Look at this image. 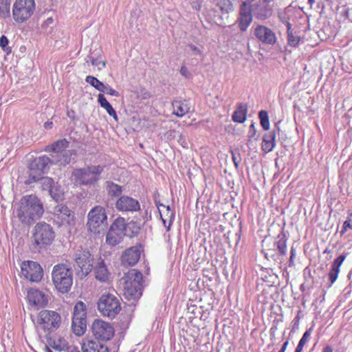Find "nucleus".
Instances as JSON below:
<instances>
[{
    "label": "nucleus",
    "mask_w": 352,
    "mask_h": 352,
    "mask_svg": "<svg viewBox=\"0 0 352 352\" xmlns=\"http://www.w3.org/2000/svg\"><path fill=\"white\" fill-rule=\"evenodd\" d=\"M53 164L52 160L47 155H41L33 159L29 164V168L31 170L45 173L50 168L49 165Z\"/></svg>",
    "instance_id": "nucleus-21"
},
{
    "label": "nucleus",
    "mask_w": 352,
    "mask_h": 352,
    "mask_svg": "<svg viewBox=\"0 0 352 352\" xmlns=\"http://www.w3.org/2000/svg\"><path fill=\"white\" fill-rule=\"evenodd\" d=\"M312 331H313V329L312 328H309L303 334L302 337L301 338V339L300 340L299 342L300 344H302L305 346V344L307 343V342L309 340V339L310 338V336H311V334L312 333Z\"/></svg>",
    "instance_id": "nucleus-44"
},
{
    "label": "nucleus",
    "mask_w": 352,
    "mask_h": 352,
    "mask_svg": "<svg viewBox=\"0 0 352 352\" xmlns=\"http://www.w3.org/2000/svg\"><path fill=\"white\" fill-rule=\"evenodd\" d=\"M197 309V307L195 305L188 306V311L195 314V309Z\"/></svg>",
    "instance_id": "nucleus-58"
},
{
    "label": "nucleus",
    "mask_w": 352,
    "mask_h": 352,
    "mask_svg": "<svg viewBox=\"0 0 352 352\" xmlns=\"http://www.w3.org/2000/svg\"><path fill=\"white\" fill-rule=\"evenodd\" d=\"M142 274L137 270L129 271L124 283V295L128 298L138 299L142 296Z\"/></svg>",
    "instance_id": "nucleus-6"
},
{
    "label": "nucleus",
    "mask_w": 352,
    "mask_h": 352,
    "mask_svg": "<svg viewBox=\"0 0 352 352\" xmlns=\"http://www.w3.org/2000/svg\"><path fill=\"white\" fill-rule=\"evenodd\" d=\"M48 297L47 294L36 289L32 288L28 292V301L33 305L45 306L48 302Z\"/></svg>",
    "instance_id": "nucleus-20"
},
{
    "label": "nucleus",
    "mask_w": 352,
    "mask_h": 352,
    "mask_svg": "<svg viewBox=\"0 0 352 352\" xmlns=\"http://www.w3.org/2000/svg\"><path fill=\"white\" fill-rule=\"evenodd\" d=\"M280 131L279 127L277 126L275 129L272 130L263 135L261 148L265 153L271 152L274 148L276 146L275 139L276 133H279Z\"/></svg>",
    "instance_id": "nucleus-23"
},
{
    "label": "nucleus",
    "mask_w": 352,
    "mask_h": 352,
    "mask_svg": "<svg viewBox=\"0 0 352 352\" xmlns=\"http://www.w3.org/2000/svg\"><path fill=\"white\" fill-rule=\"evenodd\" d=\"M21 270L23 276L32 282H38L43 278V269L36 262L24 261L21 264Z\"/></svg>",
    "instance_id": "nucleus-15"
},
{
    "label": "nucleus",
    "mask_w": 352,
    "mask_h": 352,
    "mask_svg": "<svg viewBox=\"0 0 352 352\" xmlns=\"http://www.w3.org/2000/svg\"><path fill=\"white\" fill-rule=\"evenodd\" d=\"M96 278L102 282H106L109 278V270L103 260L100 259L94 267Z\"/></svg>",
    "instance_id": "nucleus-27"
},
{
    "label": "nucleus",
    "mask_w": 352,
    "mask_h": 352,
    "mask_svg": "<svg viewBox=\"0 0 352 352\" xmlns=\"http://www.w3.org/2000/svg\"><path fill=\"white\" fill-rule=\"evenodd\" d=\"M43 212V204L34 195L24 196L15 210L16 216L20 221L26 225L32 224L42 217Z\"/></svg>",
    "instance_id": "nucleus-1"
},
{
    "label": "nucleus",
    "mask_w": 352,
    "mask_h": 352,
    "mask_svg": "<svg viewBox=\"0 0 352 352\" xmlns=\"http://www.w3.org/2000/svg\"><path fill=\"white\" fill-rule=\"evenodd\" d=\"M308 3L312 6L315 3V0H308Z\"/></svg>",
    "instance_id": "nucleus-62"
},
{
    "label": "nucleus",
    "mask_w": 352,
    "mask_h": 352,
    "mask_svg": "<svg viewBox=\"0 0 352 352\" xmlns=\"http://www.w3.org/2000/svg\"><path fill=\"white\" fill-rule=\"evenodd\" d=\"M343 8H344V12L342 13V16L346 19H349L350 20V16H349V12H350V10L351 9L347 8L346 6H343Z\"/></svg>",
    "instance_id": "nucleus-50"
},
{
    "label": "nucleus",
    "mask_w": 352,
    "mask_h": 352,
    "mask_svg": "<svg viewBox=\"0 0 352 352\" xmlns=\"http://www.w3.org/2000/svg\"><path fill=\"white\" fill-rule=\"evenodd\" d=\"M10 16V0H0V18L7 19Z\"/></svg>",
    "instance_id": "nucleus-35"
},
{
    "label": "nucleus",
    "mask_w": 352,
    "mask_h": 352,
    "mask_svg": "<svg viewBox=\"0 0 352 352\" xmlns=\"http://www.w3.org/2000/svg\"><path fill=\"white\" fill-rule=\"evenodd\" d=\"M72 329L77 336H82L86 331L87 307L82 301H78L74 306Z\"/></svg>",
    "instance_id": "nucleus-11"
},
{
    "label": "nucleus",
    "mask_w": 352,
    "mask_h": 352,
    "mask_svg": "<svg viewBox=\"0 0 352 352\" xmlns=\"http://www.w3.org/2000/svg\"><path fill=\"white\" fill-rule=\"evenodd\" d=\"M103 171V166H89L75 169L72 175V180L79 185H91L100 179V175Z\"/></svg>",
    "instance_id": "nucleus-3"
},
{
    "label": "nucleus",
    "mask_w": 352,
    "mask_h": 352,
    "mask_svg": "<svg viewBox=\"0 0 352 352\" xmlns=\"http://www.w3.org/2000/svg\"><path fill=\"white\" fill-rule=\"evenodd\" d=\"M107 189L108 193L113 197H118L122 192V187L111 182H107Z\"/></svg>",
    "instance_id": "nucleus-37"
},
{
    "label": "nucleus",
    "mask_w": 352,
    "mask_h": 352,
    "mask_svg": "<svg viewBox=\"0 0 352 352\" xmlns=\"http://www.w3.org/2000/svg\"><path fill=\"white\" fill-rule=\"evenodd\" d=\"M59 341L61 342V344H58L54 342V344L52 347L55 350L60 351L64 350V349L67 346V344H66L65 340H63V342H62L61 340H59Z\"/></svg>",
    "instance_id": "nucleus-48"
},
{
    "label": "nucleus",
    "mask_w": 352,
    "mask_h": 352,
    "mask_svg": "<svg viewBox=\"0 0 352 352\" xmlns=\"http://www.w3.org/2000/svg\"><path fill=\"white\" fill-rule=\"evenodd\" d=\"M98 309L102 316L114 318L121 311L120 298L113 294H103L98 302Z\"/></svg>",
    "instance_id": "nucleus-7"
},
{
    "label": "nucleus",
    "mask_w": 352,
    "mask_h": 352,
    "mask_svg": "<svg viewBox=\"0 0 352 352\" xmlns=\"http://www.w3.org/2000/svg\"><path fill=\"white\" fill-rule=\"evenodd\" d=\"M44 125H45V129H51L52 126V122H46Z\"/></svg>",
    "instance_id": "nucleus-61"
},
{
    "label": "nucleus",
    "mask_w": 352,
    "mask_h": 352,
    "mask_svg": "<svg viewBox=\"0 0 352 352\" xmlns=\"http://www.w3.org/2000/svg\"><path fill=\"white\" fill-rule=\"evenodd\" d=\"M260 123L263 129L265 131L270 129V121L267 112L265 110H261L258 113Z\"/></svg>",
    "instance_id": "nucleus-38"
},
{
    "label": "nucleus",
    "mask_w": 352,
    "mask_h": 352,
    "mask_svg": "<svg viewBox=\"0 0 352 352\" xmlns=\"http://www.w3.org/2000/svg\"><path fill=\"white\" fill-rule=\"evenodd\" d=\"M289 344V341L287 340L286 342H285L281 347V349H280V351L278 352H285L286 349H287V347Z\"/></svg>",
    "instance_id": "nucleus-56"
},
{
    "label": "nucleus",
    "mask_w": 352,
    "mask_h": 352,
    "mask_svg": "<svg viewBox=\"0 0 352 352\" xmlns=\"http://www.w3.org/2000/svg\"><path fill=\"white\" fill-rule=\"evenodd\" d=\"M236 0H221V12L225 11L228 13L234 10V2Z\"/></svg>",
    "instance_id": "nucleus-40"
},
{
    "label": "nucleus",
    "mask_w": 352,
    "mask_h": 352,
    "mask_svg": "<svg viewBox=\"0 0 352 352\" xmlns=\"http://www.w3.org/2000/svg\"><path fill=\"white\" fill-rule=\"evenodd\" d=\"M322 352H333V349L331 346L327 345L322 349Z\"/></svg>",
    "instance_id": "nucleus-59"
},
{
    "label": "nucleus",
    "mask_w": 352,
    "mask_h": 352,
    "mask_svg": "<svg viewBox=\"0 0 352 352\" xmlns=\"http://www.w3.org/2000/svg\"><path fill=\"white\" fill-rule=\"evenodd\" d=\"M295 256H296V251L294 248H292L291 255H290V258H289V263H290L289 265L290 266L293 264L294 258Z\"/></svg>",
    "instance_id": "nucleus-55"
},
{
    "label": "nucleus",
    "mask_w": 352,
    "mask_h": 352,
    "mask_svg": "<svg viewBox=\"0 0 352 352\" xmlns=\"http://www.w3.org/2000/svg\"><path fill=\"white\" fill-rule=\"evenodd\" d=\"M160 216H161V219L163 221V224L165 227H168V226H166V223L167 221H168V220L167 219H165L164 217H163V214L160 212Z\"/></svg>",
    "instance_id": "nucleus-60"
},
{
    "label": "nucleus",
    "mask_w": 352,
    "mask_h": 352,
    "mask_svg": "<svg viewBox=\"0 0 352 352\" xmlns=\"http://www.w3.org/2000/svg\"><path fill=\"white\" fill-rule=\"evenodd\" d=\"M54 221L58 226L70 225L74 221V214L65 205L59 204L53 211Z\"/></svg>",
    "instance_id": "nucleus-16"
},
{
    "label": "nucleus",
    "mask_w": 352,
    "mask_h": 352,
    "mask_svg": "<svg viewBox=\"0 0 352 352\" xmlns=\"http://www.w3.org/2000/svg\"><path fill=\"white\" fill-rule=\"evenodd\" d=\"M54 237L55 233L50 224L45 222H39L34 226L33 239L34 243L39 248L50 245L54 241Z\"/></svg>",
    "instance_id": "nucleus-12"
},
{
    "label": "nucleus",
    "mask_w": 352,
    "mask_h": 352,
    "mask_svg": "<svg viewBox=\"0 0 352 352\" xmlns=\"http://www.w3.org/2000/svg\"><path fill=\"white\" fill-rule=\"evenodd\" d=\"M190 4L194 10L197 11L200 10L201 6L199 0H191Z\"/></svg>",
    "instance_id": "nucleus-49"
},
{
    "label": "nucleus",
    "mask_w": 352,
    "mask_h": 352,
    "mask_svg": "<svg viewBox=\"0 0 352 352\" xmlns=\"http://www.w3.org/2000/svg\"><path fill=\"white\" fill-rule=\"evenodd\" d=\"M61 322L60 316L52 310L41 311L36 320V327L38 331H52L59 327Z\"/></svg>",
    "instance_id": "nucleus-9"
},
{
    "label": "nucleus",
    "mask_w": 352,
    "mask_h": 352,
    "mask_svg": "<svg viewBox=\"0 0 352 352\" xmlns=\"http://www.w3.org/2000/svg\"><path fill=\"white\" fill-rule=\"evenodd\" d=\"M81 349L82 352H109L106 344L88 339L82 341Z\"/></svg>",
    "instance_id": "nucleus-22"
},
{
    "label": "nucleus",
    "mask_w": 352,
    "mask_h": 352,
    "mask_svg": "<svg viewBox=\"0 0 352 352\" xmlns=\"http://www.w3.org/2000/svg\"><path fill=\"white\" fill-rule=\"evenodd\" d=\"M256 133V130L254 124L252 123L250 126V128H249V131H248V138H249V139L253 138L255 136Z\"/></svg>",
    "instance_id": "nucleus-47"
},
{
    "label": "nucleus",
    "mask_w": 352,
    "mask_h": 352,
    "mask_svg": "<svg viewBox=\"0 0 352 352\" xmlns=\"http://www.w3.org/2000/svg\"><path fill=\"white\" fill-rule=\"evenodd\" d=\"M45 352H53V351L50 348L46 346L45 349Z\"/></svg>",
    "instance_id": "nucleus-64"
},
{
    "label": "nucleus",
    "mask_w": 352,
    "mask_h": 352,
    "mask_svg": "<svg viewBox=\"0 0 352 352\" xmlns=\"http://www.w3.org/2000/svg\"><path fill=\"white\" fill-rule=\"evenodd\" d=\"M331 252V251L330 250H329L328 248H326V249L324 250L323 253H324V254H329V253H330Z\"/></svg>",
    "instance_id": "nucleus-63"
},
{
    "label": "nucleus",
    "mask_w": 352,
    "mask_h": 352,
    "mask_svg": "<svg viewBox=\"0 0 352 352\" xmlns=\"http://www.w3.org/2000/svg\"><path fill=\"white\" fill-rule=\"evenodd\" d=\"M180 73L182 76H185V77H188V74H189V72H188V70L187 69L186 67L185 66H182L180 69Z\"/></svg>",
    "instance_id": "nucleus-54"
},
{
    "label": "nucleus",
    "mask_w": 352,
    "mask_h": 352,
    "mask_svg": "<svg viewBox=\"0 0 352 352\" xmlns=\"http://www.w3.org/2000/svg\"><path fill=\"white\" fill-rule=\"evenodd\" d=\"M142 248L140 245L131 247L123 253L122 262L124 265L133 266L139 261Z\"/></svg>",
    "instance_id": "nucleus-19"
},
{
    "label": "nucleus",
    "mask_w": 352,
    "mask_h": 352,
    "mask_svg": "<svg viewBox=\"0 0 352 352\" xmlns=\"http://www.w3.org/2000/svg\"><path fill=\"white\" fill-rule=\"evenodd\" d=\"M30 179L32 181H34V182L40 181L41 187L42 190L48 191L49 193L50 194L51 197L57 201L61 198V195H58V194H54L53 186H52V185L54 184V181L52 178L48 177H43L39 178L36 176H33L32 175H30Z\"/></svg>",
    "instance_id": "nucleus-24"
},
{
    "label": "nucleus",
    "mask_w": 352,
    "mask_h": 352,
    "mask_svg": "<svg viewBox=\"0 0 352 352\" xmlns=\"http://www.w3.org/2000/svg\"><path fill=\"white\" fill-rule=\"evenodd\" d=\"M87 58L90 59L91 65L98 67L99 70L102 69L106 66L105 61L101 60L99 58H92L91 56H87Z\"/></svg>",
    "instance_id": "nucleus-42"
},
{
    "label": "nucleus",
    "mask_w": 352,
    "mask_h": 352,
    "mask_svg": "<svg viewBox=\"0 0 352 352\" xmlns=\"http://www.w3.org/2000/svg\"><path fill=\"white\" fill-rule=\"evenodd\" d=\"M190 50L194 54H198L200 53V50L194 45H190L189 46Z\"/></svg>",
    "instance_id": "nucleus-53"
},
{
    "label": "nucleus",
    "mask_w": 352,
    "mask_h": 352,
    "mask_svg": "<svg viewBox=\"0 0 352 352\" xmlns=\"http://www.w3.org/2000/svg\"><path fill=\"white\" fill-rule=\"evenodd\" d=\"M275 0H258L251 6L253 16L258 20H265L272 16Z\"/></svg>",
    "instance_id": "nucleus-14"
},
{
    "label": "nucleus",
    "mask_w": 352,
    "mask_h": 352,
    "mask_svg": "<svg viewBox=\"0 0 352 352\" xmlns=\"http://www.w3.org/2000/svg\"><path fill=\"white\" fill-rule=\"evenodd\" d=\"M287 32L289 45L292 47H296L300 41V37L293 32L290 23H287Z\"/></svg>",
    "instance_id": "nucleus-33"
},
{
    "label": "nucleus",
    "mask_w": 352,
    "mask_h": 352,
    "mask_svg": "<svg viewBox=\"0 0 352 352\" xmlns=\"http://www.w3.org/2000/svg\"><path fill=\"white\" fill-rule=\"evenodd\" d=\"M173 114L177 117H183L190 111V104L186 100H175L172 102Z\"/></svg>",
    "instance_id": "nucleus-26"
},
{
    "label": "nucleus",
    "mask_w": 352,
    "mask_h": 352,
    "mask_svg": "<svg viewBox=\"0 0 352 352\" xmlns=\"http://www.w3.org/2000/svg\"><path fill=\"white\" fill-rule=\"evenodd\" d=\"M346 258V254L340 255L338 258H336L333 262L331 270L328 274L329 280L330 282V285L333 284L338 276V274L340 272V266L342 264L343 261Z\"/></svg>",
    "instance_id": "nucleus-25"
},
{
    "label": "nucleus",
    "mask_w": 352,
    "mask_h": 352,
    "mask_svg": "<svg viewBox=\"0 0 352 352\" xmlns=\"http://www.w3.org/2000/svg\"><path fill=\"white\" fill-rule=\"evenodd\" d=\"M248 106L246 104L240 103L234 111L232 119L234 122L243 123L246 120Z\"/></svg>",
    "instance_id": "nucleus-29"
},
{
    "label": "nucleus",
    "mask_w": 352,
    "mask_h": 352,
    "mask_svg": "<svg viewBox=\"0 0 352 352\" xmlns=\"http://www.w3.org/2000/svg\"><path fill=\"white\" fill-rule=\"evenodd\" d=\"M255 36L263 43L273 45L276 41L275 33L269 28L264 25H258L254 29Z\"/></svg>",
    "instance_id": "nucleus-18"
},
{
    "label": "nucleus",
    "mask_w": 352,
    "mask_h": 352,
    "mask_svg": "<svg viewBox=\"0 0 352 352\" xmlns=\"http://www.w3.org/2000/svg\"><path fill=\"white\" fill-rule=\"evenodd\" d=\"M156 205L157 206V207H159V205L157 203H156ZM160 206L166 208V212H168V213H169L168 214V227H167V231H168L170 230V227L171 226V223L174 220V218H175V212L173 210H172L170 209V207L169 206H165L162 204H160Z\"/></svg>",
    "instance_id": "nucleus-41"
},
{
    "label": "nucleus",
    "mask_w": 352,
    "mask_h": 352,
    "mask_svg": "<svg viewBox=\"0 0 352 352\" xmlns=\"http://www.w3.org/2000/svg\"><path fill=\"white\" fill-rule=\"evenodd\" d=\"M36 10L35 0H15L12 7V17L18 24L28 21Z\"/></svg>",
    "instance_id": "nucleus-5"
},
{
    "label": "nucleus",
    "mask_w": 352,
    "mask_h": 352,
    "mask_svg": "<svg viewBox=\"0 0 352 352\" xmlns=\"http://www.w3.org/2000/svg\"><path fill=\"white\" fill-rule=\"evenodd\" d=\"M299 320L300 318L298 317V316H296L294 320H293L292 331H294L296 329H298Z\"/></svg>",
    "instance_id": "nucleus-51"
},
{
    "label": "nucleus",
    "mask_w": 352,
    "mask_h": 352,
    "mask_svg": "<svg viewBox=\"0 0 352 352\" xmlns=\"http://www.w3.org/2000/svg\"><path fill=\"white\" fill-rule=\"evenodd\" d=\"M116 207L119 211L137 212L140 210L139 201L129 196H121L116 203Z\"/></svg>",
    "instance_id": "nucleus-17"
},
{
    "label": "nucleus",
    "mask_w": 352,
    "mask_h": 352,
    "mask_svg": "<svg viewBox=\"0 0 352 352\" xmlns=\"http://www.w3.org/2000/svg\"><path fill=\"white\" fill-rule=\"evenodd\" d=\"M291 11V9L289 8H287L285 10V12L283 14H280L279 15V18H280V20L281 21V22L283 23H284L286 26H287V23H289V17H288V14L289 12Z\"/></svg>",
    "instance_id": "nucleus-46"
},
{
    "label": "nucleus",
    "mask_w": 352,
    "mask_h": 352,
    "mask_svg": "<svg viewBox=\"0 0 352 352\" xmlns=\"http://www.w3.org/2000/svg\"><path fill=\"white\" fill-rule=\"evenodd\" d=\"M9 41L5 35H2L0 37V47L7 54H10L12 52V48L8 46Z\"/></svg>",
    "instance_id": "nucleus-39"
},
{
    "label": "nucleus",
    "mask_w": 352,
    "mask_h": 352,
    "mask_svg": "<svg viewBox=\"0 0 352 352\" xmlns=\"http://www.w3.org/2000/svg\"><path fill=\"white\" fill-rule=\"evenodd\" d=\"M252 13L248 10H241L240 12V16L238 19L239 26L240 30L245 31L252 21Z\"/></svg>",
    "instance_id": "nucleus-30"
},
{
    "label": "nucleus",
    "mask_w": 352,
    "mask_h": 352,
    "mask_svg": "<svg viewBox=\"0 0 352 352\" xmlns=\"http://www.w3.org/2000/svg\"><path fill=\"white\" fill-rule=\"evenodd\" d=\"M102 92L116 97H118L120 96L118 91H117L116 90L113 89V88L108 85H104V89L103 91H102Z\"/></svg>",
    "instance_id": "nucleus-45"
},
{
    "label": "nucleus",
    "mask_w": 352,
    "mask_h": 352,
    "mask_svg": "<svg viewBox=\"0 0 352 352\" xmlns=\"http://www.w3.org/2000/svg\"><path fill=\"white\" fill-rule=\"evenodd\" d=\"M53 164H60V165L65 166L70 162L71 153L70 151L63 152L58 155H52Z\"/></svg>",
    "instance_id": "nucleus-32"
},
{
    "label": "nucleus",
    "mask_w": 352,
    "mask_h": 352,
    "mask_svg": "<svg viewBox=\"0 0 352 352\" xmlns=\"http://www.w3.org/2000/svg\"><path fill=\"white\" fill-rule=\"evenodd\" d=\"M348 230H352V219L348 218L343 223L342 230H340V234H344Z\"/></svg>",
    "instance_id": "nucleus-43"
},
{
    "label": "nucleus",
    "mask_w": 352,
    "mask_h": 352,
    "mask_svg": "<svg viewBox=\"0 0 352 352\" xmlns=\"http://www.w3.org/2000/svg\"><path fill=\"white\" fill-rule=\"evenodd\" d=\"M87 226L88 230L93 233H100L107 227V217L105 209L97 206L93 208L88 213Z\"/></svg>",
    "instance_id": "nucleus-8"
},
{
    "label": "nucleus",
    "mask_w": 352,
    "mask_h": 352,
    "mask_svg": "<svg viewBox=\"0 0 352 352\" xmlns=\"http://www.w3.org/2000/svg\"><path fill=\"white\" fill-rule=\"evenodd\" d=\"M278 241L274 243L281 255H285L287 252V239L285 234H279L277 237Z\"/></svg>",
    "instance_id": "nucleus-34"
},
{
    "label": "nucleus",
    "mask_w": 352,
    "mask_h": 352,
    "mask_svg": "<svg viewBox=\"0 0 352 352\" xmlns=\"http://www.w3.org/2000/svg\"><path fill=\"white\" fill-rule=\"evenodd\" d=\"M98 102L100 106L107 111L109 116H112L116 120H118V116L116 111L111 104L107 100L106 98L102 94H100L98 95Z\"/></svg>",
    "instance_id": "nucleus-31"
},
{
    "label": "nucleus",
    "mask_w": 352,
    "mask_h": 352,
    "mask_svg": "<svg viewBox=\"0 0 352 352\" xmlns=\"http://www.w3.org/2000/svg\"><path fill=\"white\" fill-rule=\"evenodd\" d=\"M85 81L100 92L104 89L105 85L94 76H87Z\"/></svg>",
    "instance_id": "nucleus-36"
},
{
    "label": "nucleus",
    "mask_w": 352,
    "mask_h": 352,
    "mask_svg": "<svg viewBox=\"0 0 352 352\" xmlns=\"http://www.w3.org/2000/svg\"><path fill=\"white\" fill-rule=\"evenodd\" d=\"M74 267L80 278L87 276L93 268V257L89 250L81 248L76 249L73 255Z\"/></svg>",
    "instance_id": "nucleus-10"
},
{
    "label": "nucleus",
    "mask_w": 352,
    "mask_h": 352,
    "mask_svg": "<svg viewBox=\"0 0 352 352\" xmlns=\"http://www.w3.org/2000/svg\"><path fill=\"white\" fill-rule=\"evenodd\" d=\"M52 278L56 289L63 294L67 293L73 284L72 272L65 264L54 266Z\"/></svg>",
    "instance_id": "nucleus-2"
},
{
    "label": "nucleus",
    "mask_w": 352,
    "mask_h": 352,
    "mask_svg": "<svg viewBox=\"0 0 352 352\" xmlns=\"http://www.w3.org/2000/svg\"><path fill=\"white\" fill-rule=\"evenodd\" d=\"M303 346H304V345H302V344H301L298 343V345H297V346H296V349H295V351H296V352H302V351Z\"/></svg>",
    "instance_id": "nucleus-57"
},
{
    "label": "nucleus",
    "mask_w": 352,
    "mask_h": 352,
    "mask_svg": "<svg viewBox=\"0 0 352 352\" xmlns=\"http://www.w3.org/2000/svg\"><path fill=\"white\" fill-rule=\"evenodd\" d=\"M262 252L264 254L265 257L267 259H269L270 257H273L274 256V253L270 250H263Z\"/></svg>",
    "instance_id": "nucleus-52"
},
{
    "label": "nucleus",
    "mask_w": 352,
    "mask_h": 352,
    "mask_svg": "<svg viewBox=\"0 0 352 352\" xmlns=\"http://www.w3.org/2000/svg\"><path fill=\"white\" fill-rule=\"evenodd\" d=\"M69 142L65 139L60 140L51 145H48L45 147V151L47 152H53L54 154L52 155H58L65 151L68 147Z\"/></svg>",
    "instance_id": "nucleus-28"
},
{
    "label": "nucleus",
    "mask_w": 352,
    "mask_h": 352,
    "mask_svg": "<svg viewBox=\"0 0 352 352\" xmlns=\"http://www.w3.org/2000/svg\"><path fill=\"white\" fill-rule=\"evenodd\" d=\"M134 224H126L124 218H118L111 226L106 235V243L110 246L118 245L124 236L132 237L133 234L129 233Z\"/></svg>",
    "instance_id": "nucleus-4"
},
{
    "label": "nucleus",
    "mask_w": 352,
    "mask_h": 352,
    "mask_svg": "<svg viewBox=\"0 0 352 352\" xmlns=\"http://www.w3.org/2000/svg\"><path fill=\"white\" fill-rule=\"evenodd\" d=\"M91 332L98 340L109 341L114 336L115 329L111 323L96 319L91 324Z\"/></svg>",
    "instance_id": "nucleus-13"
}]
</instances>
